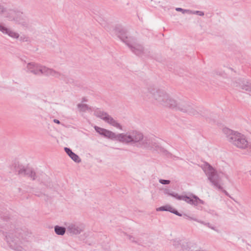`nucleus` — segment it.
I'll use <instances>...</instances> for the list:
<instances>
[{
  "label": "nucleus",
  "mask_w": 251,
  "mask_h": 251,
  "mask_svg": "<svg viewBox=\"0 0 251 251\" xmlns=\"http://www.w3.org/2000/svg\"><path fill=\"white\" fill-rule=\"evenodd\" d=\"M152 138L144 136L137 130H130L126 133H119L118 141L126 144H136L137 146L148 149L150 148Z\"/></svg>",
  "instance_id": "1"
},
{
  "label": "nucleus",
  "mask_w": 251,
  "mask_h": 251,
  "mask_svg": "<svg viewBox=\"0 0 251 251\" xmlns=\"http://www.w3.org/2000/svg\"><path fill=\"white\" fill-rule=\"evenodd\" d=\"M149 91L152 98L158 104L172 109L176 107L178 100L165 91L154 88Z\"/></svg>",
  "instance_id": "2"
},
{
  "label": "nucleus",
  "mask_w": 251,
  "mask_h": 251,
  "mask_svg": "<svg viewBox=\"0 0 251 251\" xmlns=\"http://www.w3.org/2000/svg\"><path fill=\"white\" fill-rule=\"evenodd\" d=\"M4 17L10 22H14L25 29H30L31 24L28 18L24 15L21 10L17 9H6V11L4 14Z\"/></svg>",
  "instance_id": "3"
},
{
  "label": "nucleus",
  "mask_w": 251,
  "mask_h": 251,
  "mask_svg": "<svg viewBox=\"0 0 251 251\" xmlns=\"http://www.w3.org/2000/svg\"><path fill=\"white\" fill-rule=\"evenodd\" d=\"M174 109L198 118L203 117L205 119L209 118L207 110H203L198 111L193 107L190 102L184 100H178L176 107Z\"/></svg>",
  "instance_id": "4"
},
{
  "label": "nucleus",
  "mask_w": 251,
  "mask_h": 251,
  "mask_svg": "<svg viewBox=\"0 0 251 251\" xmlns=\"http://www.w3.org/2000/svg\"><path fill=\"white\" fill-rule=\"evenodd\" d=\"M223 131L231 144L240 149L247 147L248 142L244 135L226 127L224 128Z\"/></svg>",
  "instance_id": "5"
},
{
  "label": "nucleus",
  "mask_w": 251,
  "mask_h": 251,
  "mask_svg": "<svg viewBox=\"0 0 251 251\" xmlns=\"http://www.w3.org/2000/svg\"><path fill=\"white\" fill-rule=\"evenodd\" d=\"M206 166L207 170H205L206 174L207 176L208 179L212 184L219 190L223 189L221 183V178L223 176L222 173H218V172L209 164L207 163Z\"/></svg>",
  "instance_id": "6"
},
{
  "label": "nucleus",
  "mask_w": 251,
  "mask_h": 251,
  "mask_svg": "<svg viewBox=\"0 0 251 251\" xmlns=\"http://www.w3.org/2000/svg\"><path fill=\"white\" fill-rule=\"evenodd\" d=\"M127 46L136 55L139 56H142L143 55L149 56L150 55V51L145 50L143 46L141 44L138 43L134 38L130 42H128Z\"/></svg>",
  "instance_id": "7"
},
{
  "label": "nucleus",
  "mask_w": 251,
  "mask_h": 251,
  "mask_svg": "<svg viewBox=\"0 0 251 251\" xmlns=\"http://www.w3.org/2000/svg\"><path fill=\"white\" fill-rule=\"evenodd\" d=\"M24 232L21 229H17L14 232H8L5 236L7 242L10 244L14 243L18 244L19 242H22V240H24Z\"/></svg>",
  "instance_id": "8"
},
{
  "label": "nucleus",
  "mask_w": 251,
  "mask_h": 251,
  "mask_svg": "<svg viewBox=\"0 0 251 251\" xmlns=\"http://www.w3.org/2000/svg\"><path fill=\"white\" fill-rule=\"evenodd\" d=\"M114 34L118 36L127 46L128 42H130L134 38L132 37H128L126 30L121 26H116L114 29Z\"/></svg>",
  "instance_id": "9"
},
{
  "label": "nucleus",
  "mask_w": 251,
  "mask_h": 251,
  "mask_svg": "<svg viewBox=\"0 0 251 251\" xmlns=\"http://www.w3.org/2000/svg\"><path fill=\"white\" fill-rule=\"evenodd\" d=\"M23 176H27L33 180H37L42 183H45V177H47L45 174L42 173L40 175H37L33 169L30 168H25Z\"/></svg>",
  "instance_id": "10"
},
{
  "label": "nucleus",
  "mask_w": 251,
  "mask_h": 251,
  "mask_svg": "<svg viewBox=\"0 0 251 251\" xmlns=\"http://www.w3.org/2000/svg\"><path fill=\"white\" fill-rule=\"evenodd\" d=\"M84 225L81 223H71L67 226V229L70 234L77 235L84 230Z\"/></svg>",
  "instance_id": "11"
},
{
  "label": "nucleus",
  "mask_w": 251,
  "mask_h": 251,
  "mask_svg": "<svg viewBox=\"0 0 251 251\" xmlns=\"http://www.w3.org/2000/svg\"><path fill=\"white\" fill-rule=\"evenodd\" d=\"M233 86L239 87L246 91L251 92V83L244 78L235 79L232 82Z\"/></svg>",
  "instance_id": "12"
},
{
  "label": "nucleus",
  "mask_w": 251,
  "mask_h": 251,
  "mask_svg": "<svg viewBox=\"0 0 251 251\" xmlns=\"http://www.w3.org/2000/svg\"><path fill=\"white\" fill-rule=\"evenodd\" d=\"M94 128L95 130L100 135L110 139L118 141V137L119 136V134H116L110 130L99 127L98 126H95Z\"/></svg>",
  "instance_id": "13"
},
{
  "label": "nucleus",
  "mask_w": 251,
  "mask_h": 251,
  "mask_svg": "<svg viewBox=\"0 0 251 251\" xmlns=\"http://www.w3.org/2000/svg\"><path fill=\"white\" fill-rule=\"evenodd\" d=\"M41 68L42 65L35 62L28 63L26 66L27 71L35 75H40Z\"/></svg>",
  "instance_id": "14"
},
{
  "label": "nucleus",
  "mask_w": 251,
  "mask_h": 251,
  "mask_svg": "<svg viewBox=\"0 0 251 251\" xmlns=\"http://www.w3.org/2000/svg\"><path fill=\"white\" fill-rule=\"evenodd\" d=\"M154 139L152 138L151 140V144L150 148H148V149L151 150L154 149V150L160 151L161 152H162L164 153L165 155L169 156L171 155L172 154L169 152L167 150L165 149L164 148L160 146L159 145H158L154 141Z\"/></svg>",
  "instance_id": "15"
},
{
  "label": "nucleus",
  "mask_w": 251,
  "mask_h": 251,
  "mask_svg": "<svg viewBox=\"0 0 251 251\" xmlns=\"http://www.w3.org/2000/svg\"><path fill=\"white\" fill-rule=\"evenodd\" d=\"M11 171L10 173H18L19 175H23L25 168L19 164L13 163L10 167Z\"/></svg>",
  "instance_id": "16"
},
{
  "label": "nucleus",
  "mask_w": 251,
  "mask_h": 251,
  "mask_svg": "<svg viewBox=\"0 0 251 251\" xmlns=\"http://www.w3.org/2000/svg\"><path fill=\"white\" fill-rule=\"evenodd\" d=\"M64 150L70 157L75 162L80 163L81 162V160L79 157L76 154L73 152L71 149L65 147Z\"/></svg>",
  "instance_id": "17"
},
{
  "label": "nucleus",
  "mask_w": 251,
  "mask_h": 251,
  "mask_svg": "<svg viewBox=\"0 0 251 251\" xmlns=\"http://www.w3.org/2000/svg\"><path fill=\"white\" fill-rule=\"evenodd\" d=\"M104 119V121L111 125V126L117 127L120 129H122V127L121 125L118 123L116 120H115L111 116L109 115L107 117H105Z\"/></svg>",
  "instance_id": "18"
},
{
  "label": "nucleus",
  "mask_w": 251,
  "mask_h": 251,
  "mask_svg": "<svg viewBox=\"0 0 251 251\" xmlns=\"http://www.w3.org/2000/svg\"><path fill=\"white\" fill-rule=\"evenodd\" d=\"M192 194L190 197L186 195H180V197H178V200H183L189 204L194 205L195 199L192 198Z\"/></svg>",
  "instance_id": "19"
},
{
  "label": "nucleus",
  "mask_w": 251,
  "mask_h": 251,
  "mask_svg": "<svg viewBox=\"0 0 251 251\" xmlns=\"http://www.w3.org/2000/svg\"><path fill=\"white\" fill-rule=\"evenodd\" d=\"M66 231V228L65 227L59 226H54L55 233L59 235H63Z\"/></svg>",
  "instance_id": "20"
},
{
  "label": "nucleus",
  "mask_w": 251,
  "mask_h": 251,
  "mask_svg": "<svg viewBox=\"0 0 251 251\" xmlns=\"http://www.w3.org/2000/svg\"><path fill=\"white\" fill-rule=\"evenodd\" d=\"M94 115L96 116L97 117H99L102 120L104 121V119L105 117H107V116H109V115L102 111H101L99 109H96L94 111Z\"/></svg>",
  "instance_id": "21"
},
{
  "label": "nucleus",
  "mask_w": 251,
  "mask_h": 251,
  "mask_svg": "<svg viewBox=\"0 0 251 251\" xmlns=\"http://www.w3.org/2000/svg\"><path fill=\"white\" fill-rule=\"evenodd\" d=\"M52 69L49 68L46 66H42L40 75H43L46 76H50L51 71Z\"/></svg>",
  "instance_id": "22"
},
{
  "label": "nucleus",
  "mask_w": 251,
  "mask_h": 251,
  "mask_svg": "<svg viewBox=\"0 0 251 251\" xmlns=\"http://www.w3.org/2000/svg\"><path fill=\"white\" fill-rule=\"evenodd\" d=\"M5 34H7L10 37L15 39H18L19 37V33L11 30L9 28L8 29Z\"/></svg>",
  "instance_id": "23"
},
{
  "label": "nucleus",
  "mask_w": 251,
  "mask_h": 251,
  "mask_svg": "<svg viewBox=\"0 0 251 251\" xmlns=\"http://www.w3.org/2000/svg\"><path fill=\"white\" fill-rule=\"evenodd\" d=\"M77 106L80 112H86L87 110L91 109L86 104L79 103Z\"/></svg>",
  "instance_id": "24"
},
{
  "label": "nucleus",
  "mask_w": 251,
  "mask_h": 251,
  "mask_svg": "<svg viewBox=\"0 0 251 251\" xmlns=\"http://www.w3.org/2000/svg\"><path fill=\"white\" fill-rule=\"evenodd\" d=\"M192 198L194 199H195L194 205L197 206L199 203H201V204H204V201L201 200L198 196H196L195 195H192Z\"/></svg>",
  "instance_id": "25"
},
{
  "label": "nucleus",
  "mask_w": 251,
  "mask_h": 251,
  "mask_svg": "<svg viewBox=\"0 0 251 251\" xmlns=\"http://www.w3.org/2000/svg\"><path fill=\"white\" fill-rule=\"evenodd\" d=\"M172 206L169 205H166L164 206H162L161 207H159L156 209L157 211H169L170 212V210L171 209Z\"/></svg>",
  "instance_id": "26"
},
{
  "label": "nucleus",
  "mask_w": 251,
  "mask_h": 251,
  "mask_svg": "<svg viewBox=\"0 0 251 251\" xmlns=\"http://www.w3.org/2000/svg\"><path fill=\"white\" fill-rule=\"evenodd\" d=\"M50 76L58 78L60 77V76H63L64 75H61L59 72L52 69V71H51Z\"/></svg>",
  "instance_id": "27"
},
{
  "label": "nucleus",
  "mask_w": 251,
  "mask_h": 251,
  "mask_svg": "<svg viewBox=\"0 0 251 251\" xmlns=\"http://www.w3.org/2000/svg\"><path fill=\"white\" fill-rule=\"evenodd\" d=\"M176 10L177 11L181 12L183 14L187 13L190 14V13H192L191 10L184 9L179 7L176 8Z\"/></svg>",
  "instance_id": "28"
},
{
  "label": "nucleus",
  "mask_w": 251,
  "mask_h": 251,
  "mask_svg": "<svg viewBox=\"0 0 251 251\" xmlns=\"http://www.w3.org/2000/svg\"><path fill=\"white\" fill-rule=\"evenodd\" d=\"M191 13L190 14H197L198 15L203 16L204 15V13L203 12L201 11H192L191 10Z\"/></svg>",
  "instance_id": "29"
},
{
  "label": "nucleus",
  "mask_w": 251,
  "mask_h": 251,
  "mask_svg": "<svg viewBox=\"0 0 251 251\" xmlns=\"http://www.w3.org/2000/svg\"><path fill=\"white\" fill-rule=\"evenodd\" d=\"M8 29V28H7L6 27L2 25L1 24H0V31L2 32L3 34H6Z\"/></svg>",
  "instance_id": "30"
},
{
  "label": "nucleus",
  "mask_w": 251,
  "mask_h": 251,
  "mask_svg": "<svg viewBox=\"0 0 251 251\" xmlns=\"http://www.w3.org/2000/svg\"><path fill=\"white\" fill-rule=\"evenodd\" d=\"M170 212L172 213L173 214H175V215H177L178 216H182L181 214L179 213L176 209L173 208L172 207H171V209L170 210Z\"/></svg>",
  "instance_id": "31"
},
{
  "label": "nucleus",
  "mask_w": 251,
  "mask_h": 251,
  "mask_svg": "<svg viewBox=\"0 0 251 251\" xmlns=\"http://www.w3.org/2000/svg\"><path fill=\"white\" fill-rule=\"evenodd\" d=\"M6 11V8L3 5L0 4V15L4 14Z\"/></svg>",
  "instance_id": "32"
},
{
  "label": "nucleus",
  "mask_w": 251,
  "mask_h": 251,
  "mask_svg": "<svg viewBox=\"0 0 251 251\" xmlns=\"http://www.w3.org/2000/svg\"><path fill=\"white\" fill-rule=\"evenodd\" d=\"M159 182L161 184H164V185L169 184L171 182L170 180H169L162 179H160L159 180Z\"/></svg>",
  "instance_id": "33"
},
{
  "label": "nucleus",
  "mask_w": 251,
  "mask_h": 251,
  "mask_svg": "<svg viewBox=\"0 0 251 251\" xmlns=\"http://www.w3.org/2000/svg\"><path fill=\"white\" fill-rule=\"evenodd\" d=\"M173 245L175 248L177 249L179 248V245H180V243L179 241L174 240L173 241Z\"/></svg>",
  "instance_id": "34"
},
{
  "label": "nucleus",
  "mask_w": 251,
  "mask_h": 251,
  "mask_svg": "<svg viewBox=\"0 0 251 251\" xmlns=\"http://www.w3.org/2000/svg\"><path fill=\"white\" fill-rule=\"evenodd\" d=\"M182 249L183 251H189L190 248L189 247L187 243L182 245Z\"/></svg>",
  "instance_id": "35"
},
{
  "label": "nucleus",
  "mask_w": 251,
  "mask_h": 251,
  "mask_svg": "<svg viewBox=\"0 0 251 251\" xmlns=\"http://www.w3.org/2000/svg\"><path fill=\"white\" fill-rule=\"evenodd\" d=\"M169 196H172L178 200V197H180V195H178L177 193H175L174 192H170V194H169Z\"/></svg>",
  "instance_id": "36"
},
{
  "label": "nucleus",
  "mask_w": 251,
  "mask_h": 251,
  "mask_svg": "<svg viewBox=\"0 0 251 251\" xmlns=\"http://www.w3.org/2000/svg\"><path fill=\"white\" fill-rule=\"evenodd\" d=\"M128 239L131 240L132 242H134L135 243H136L137 244V241L135 240V238L133 236H131V235H128Z\"/></svg>",
  "instance_id": "37"
},
{
  "label": "nucleus",
  "mask_w": 251,
  "mask_h": 251,
  "mask_svg": "<svg viewBox=\"0 0 251 251\" xmlns=\"http://www.w3.org/2000/svg\"><path fill=\"white\" fill-rule=\"evenodd\" d=\"M35 195L37 197H42V196H45V194L42 193L40 192H37L36 193H35Z\"/></svg>",
  "instance_id": "38"
},
{
  "label": "nucleus",
  "mask_w": 251,
  "mask_h": 251,
  "mask_svg": "<svg viewBox=\"0 0 251 251\" xmlns=\"http://www.w3.org/2000/svg\"><path fill=\"white\" fill-rule=\"evenodd\" d=\"M194 221H197L201 224H202L203 225H205V224H206V223H205L203 221H199L198 220V219H194Z\"/></svg>",
  "instance_id": "39"
},
{
  "label": "nucleus",
  "mask_w": 251,
  "mask_h": 251,
  "mask_svg": "<svg viewBox=\"0 0 251 251\" xmlns=\"http://www.w3.org/2000/svg\"><path fill=\"white\" fill-rule=\"evenodd\" d=\"M205 225L207 226L208 227H209V228H210L212 229H214V227L213 226H210V223H207L205 224Z\"/></svg>",
  "instance_id": "40"
},
{
  "label": "nucleus",
  "mask_w": 251,
  "mask_h": 251,
  "mask_svg": "<svg viewBox=\"0 0 251 251\" xmlns=\"http://www.w3.org/2000/svg\"><path fill=\"white\" fill-rule=\"evenodd\" d=\"M20 40L24 41H27V38L25 37H21Z\"/></svg>",
  "instance_id": "41"
},
{
  "label": "nucleus",
  "mask_w": 251,
  "mask_h": 251,
  "mask_svg": "<svg viewBox=\"0 0 251 251\" xmlns=\"http://www.w3.org/2000/svg\"><path fill=\"white\" fill-rule=\"evenodd\" d=\"M170 190L168 189H166L164 190V193L165 194H167L169 195V194H170Z\"/></svg>",
  "instance_id": "42"
},
{
  "label": "nucleus",
  "mask_w": 251,
  "mask_h": 251,
  "mask_svg": "<svg viewBox=\"0 0 251 251\" xmlns=\"http://www.w3.org/2000/svg\"><path fill=\"white\" fill-rule=\"evenodd\" d=\"M53 122L57 124H60V122L59 121V120L55 119L53 120Z\"/></svg>",
  "instance_id": "43"
},
{
  "label": "nucleus",
  "mask_w": 251,
  "mask_h": 251,
  "mask_svg": "<svg viewBox=\"0 0 251 251\" xmlns=\"http://www.w3.org/2000/svg\"><path fill=\"white\" fill-rule=\"evenodd\" d=\"M185 216L187 217V219H189V220H194V219H196L195 218H193L192 217H191L190 216H188L187 215H185Z\"/></svg>",
  "instance_id": "44"
},
{
  "label": "nucleus",
  "mask_w": 251,
  "mask_h": 251,
  "mask_svg": "<svg viewBox=\"0 0 251 251\" xmlns=\"http://www.w3.org/2000/svg\"><path fill=\"white\" fill-rule=\"evenodd\" d=\"M222 190H223V191L224 192V193H225L226 196H229V194H228V193H227L226 190H223V189H222Z\"/></svg>",
  "instance_id": "45"
},
{
  "label": "nucleus",
  "mask_w": 251,
  "mask_h": 251,
  "mask_svg": "<svg viewBox=\"0 0 251 251\" xmlns=\"http://www.w3.org/2000/svg\"><path fill=\"white\" fill-rule=\"evenodd\" d=\"M87 101V100L85 98H83L82 99V101Z\"/></svg>",
  "instance_id": "46"
},
{
  "label": "nucleus",
  "mask_w": 251,
  "mask_h": 251,
  "mask_svg": "<svg viewBox=\"0 0 251 251\" xmlns=\"http://www.w3.org/2000/svg\"><path fill=\"white\" fill-rule=\"evenodd\" d=\"M250 151L251 152V146L250 147Z\"/></svg>",
  "instance_id": "47"
}]
</instances>
